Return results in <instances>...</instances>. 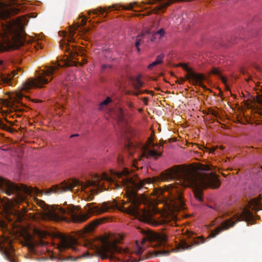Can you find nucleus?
Listing matches in <instances>:
<instances>
[{"label": "nucleus", "mask_w": 262, "mask_h": 262, "mask_svg": "<svg viewBox=\"0 0 262 262\" xmlns=\"http://www.w3.org/2000/svg\"><path fill=\"white\" fill-rule=\"evenodd\" d=\"M147 239L151 242H156L157 245H163L167 241V236L163 233L149 232L147 234Z\"/></svg>", "instance_id": "16"}, {"label": "nucleus", "mask_w": 262, "mask_h": 262, "mask_svg": "<svg viewBox=\"0 0 262 262\" xmlns=\"http://www.w3.org/2000/svg\"><path fill=\"white\" fill-rule=\"evenodd\" d=\"M170 252V251L164 250V249L161 250H158L157 251H155V256H167V255H169Z\"/></svg>", "instance_id": "29"}, {"label": "nucleus", "mask_w": 262, "mask_h": 262, "mask_svg": "<svg viewBox=\"0 0 262 262\" xmlns=\"http://www.w3.org/2000/svg\"><path fill=\"white\" fill-rule=\"evenodd\" d=\"M165 34V30L163 28L159 29L157 32H155L154 33L150 34H148L149 35H150V40L151 41H155L156 39H161L163 36H164Z\"/></svg>", "instance_id": "25"}, {"label": "nucleus", "mask_w": 262, "mask_h": 262, "mask_svg": "<svg viewBox=\"0 0 262 262\" xmlns=\"http://www.w3.org/2000/svg\"><path fill=\"white\" fill-rule=\"evenodd\" d=\"M37 244L40 246H44L45 245V242L43 241H40L38 242Z\"/></svg>", "instance_id": "43"}, {"label": "nucleus", "mask_w": 262, "mask_h": 262, "mask_svg": "<svg viewBox=\"0 0 262 262\" xmlns=\"http://www.w3.org/2000/svg\"><path fill=\"white\" fill-rule=\"evenodd\" d=\"M209 114H211L213 116H216L217 113L214 110H210L209 111Z\"/></svg>", "instance_id": "39"}, {"label": "nucleus", "mask_w": 262, "mask_h": 262, "mask_svg": "<svg viewBox=\"0 0 262 262\" xmlns=\"http://www.w3.org/2000/svg\"><path fill=\"white\" fill-rule=\"evenodd\" d=\"M133 95L138 96L139 95L143 94H148L150 95H154L153 91H149L148 90H142V91L132 92Z\"/></svg>", "instance_id": "31"}, {"label": "nucleus", "mask_w": 262, "mask_h": 262, "mask_svg": "<svg viewBox=\"0 0 262 262\" xmlns=\"http://www.w3.org/2000/svg\"><path fill=\"white\" fill-rule=\"evenodd\" d=\"M112 65L108 63L104 64L101 67V70H104L106 68L111 69L112 68Z\"/></svg>", "instance_id": "34"}, {"label": "nucleus", "mask_w": 262, "mask_h": 262, "mask_svg": "<svg viewBox=\"0 0 262 262\" xmlns=\"http://www.w3.org/2000/svg\"><path fill=\"white\" fill-rule=\"evenodd\" d=\"M87 21V18H85L82 19L81 20V25L84 26L86 24Z\"/></svg>", "instance_id": "41"}, {"label": "nucleus", "mask_w": 262, "mask_h": 262, "mask_svg": "<svg viewBox=\"0 0 262 262\" xmlns=\"http://www.w3.org/2000/svg\"><path fill=\"white\" fill-rule=\"evenodd\" d=\"M115 9H116V10H117V9H119V8H118V5H117V4H116V7H115Z\"/></svg>", "instance_id": "50"}, {"label": "nucleus", "mask_w": 262, "mask_h": 262, "mask_svg": "<svg viewBox=\"0 0 262 262\" xmlns=\"http://www.w3.org/2000/svg\"><path fill=\"white\" fill-rule=\"evenodd\" d=\"M86 62V59H84V60H83V62H84V63H85Z\"/></svg>", "instance_id": "54"}, {"label": "nucleus", "mask_w": 262, "mask_h": 262, "mask_svg": "<svg viewBox=\"0 0 262 262\" xmlns=\"http://www.w3.org/2000/svg\"><path fill=\"white\" fill-rule=\"evenodd\" d=\"M124 238V235L123 234L116 233V253H127L128 252V250L127 249L121 248L117 246V244L121 243Z\"/></svg>", "instance_id": "22"}, {"label": "nucleus", "mask_w": 262, "mask_h": 262, "mask_svg": "<svg viewBox=\"0 0 262 262\" xmlns=\"http://www.w3.org/2000/svg\"><path fill=\"white\" fill-rule=\"evenodd\" d=\"M108 220V217H103L96 219L89 225H88L85 228V231L86 232H89L94 230V229L98 225L103 223L105 221Z\"/></svg>", "instance_id": "20"}, {"label": "nucleus", "mask_w": 262, "mask_h": 262, "mask_svg": "<svg viewBox=\"0 0 262 262\" xmlns=\"http://www.w3.org/2000/svg\"><path fill=\"white\" fill-rule=\"evenodd\" d=\"M150 34V30H148L146 31L145 33H142L140 35H138L137 37L135 46L137 48H138V47H139L140 45L141 44V39L140 38L141 37H143L145 36L146 34Z\"/></svg>", "instance_id": "27"}, {"label": "nucleus", "mask_w": 262, "mask_h": 262, "mask_svg": "<svg viewBox=\"0 0 262 262\" xmlns=\"http://www.w3.org/2000/svg\"><path fill=\"white\" fill-rule=\"evenodd\" d=\"M36 201V204L44 210V215L50 220L56 222L66 220V215H68L73 222L81 223L90 216L88 214H79L73 205H69L66 208H62L58 205H49L40 200L37 199Z\"/></svg>", "instance_id": "4"}, {"label": "nucleus", "mask_w": 262, "mask_h": 262, "mask_svg": "<svg viewBox=\"0 0 262 262\" xmlns=\"http://www.w3.org/2000/svg\"><path fill=\"white\" fill-rule=\"evenodd\" d=\"M112 101L110 97H107L104 101L101 102L98 106V110L100 111H103L105 114V117L107 119L111 118L112 119L114 118L115 112L114 108L111 107L110 103Z\"/></svg>", "instance_id": "15"}, {"label": "nucleus", "mask_w": 262, "mask_h": 262, "mask_svg": "<svg viewBox=\"0 0 262 262\" xmlns=\"http://www.w3.org/2000/svg\"><path fill=\"white\" fill-rule=\"evenodd\" d=\"M19 11V8L0 2V36L2 37L0 52L18 49L30 43V41L27 39V34L23 28L15 29L10 24H4L1 21L17 14Z\"/></svg>", "instance_id": "2"}, {"label": "nucleus", "mask_w": 262, "mask_h": 262, "mask_svg": "<svg viewBox=\"0 0 262 262\" xmlns=\"http://www.w3.org/2000/svg\"><path fill=\"white\" fill-rule=\"evenodd\" d=\"M187 237L190 240H192V241H189V242L191 243L192 244H189L186 241H182L178 246L179 248L182 249V250L190 249L193 245H199L205 243L206 241L202 236H200L196 238L195 237H193V233H188Z\"/></svg>", "instance_id": "14"}, {"label": "nucleus", "mask_w": 262, "mask_h": 262, "mask_svg": "<svg viewBox=\"0 0 262 262\" xmlns=\"http://www.w3.org/2000/svg\"><path fill=\"white\" fill-rule=\"evenodd\" d=\"M126 104L130 108H132L134 107V105H133V103L131 102H127Z\"/></svg>", "instance_id": "40"}, {"label": "nucleus", "mask_w": 262, "mask_h": 262, "mask_svg": "<svg viewBox=\"0 0 262 262\" xmlns=\"http://www.w3.org/2000/svg\"><path fill=\"white\" fill-rule=\"evenodd\" d=\"M36 48L37 49H38L39 48L41 49V46L39 44V42H38L37 47H36Z\"/></svg>", "instance_id": "45"}, {"label": "nucleus", "mask_w": 262, "mask_h": 262, "mask_svg": "<svg viewBox=\"0 0 262 262\" xmlns=\"http://www.w3.org/2000/svg\"><path fill=\"white\" fill-rule=\"evenodd\" d=\"M135 6L137 7L139 6L138 4L136 2L130 3L129 6L124 7L123 9H126V10H132L133 9L134 7Z\"/></svg>", "instance_id": "32"}, {"label": "nucleus", "mask_w": 262, "mask_h": 262, "mask_svg": "<svg viewBox=\"0 0 262 262\" xmlns=\"http://www.w3.org/2000/svg\"><path fill=\"white\" fill-rule=\"evenodd\" d=\"M106 181L110 185L114 182L113 178L108 174L103 172L101 175L95 174L92 176V180H88L85 182H80L77 180H70L68 182L63 181L60 185L53 186L48 189L46 192L49 194L53 192L60 193L69 190H72L75 187H80L84 189L86 188L93 187L96 189H91V191L93 194H97L103 189H106L104 183L103 181Z\"/></svg>", "instance_id": "3"}, {"label": "nucleus", "mask_w": 262, "mask_h": 262, "mask_svg": "<svg viewBox=\"0 0 262 262\" xmlns=\"http://www.w3.org/2000/svg\"><path fill=\"white\" fill-rule=\"evenodd\" d=\"M117 178L121 179L123 185L132 189L128 196L131 204L128 208L125 209V212L138 218L141 221L148 222L154 226L166 224H170L172 226L173 223L170 222L177 219L175 212L185 209L181 193L172 188L168 191L170 202L169 209L172 214L170 216L163 215L158 220H152L149 211L139 208L141 201L136 191L146 184L156 181L158 178H154V181L150 178L141 180L136 176L130 175L129 170L126 168H123L120 171H116V179ZM158 179L162 181L173 179L179 180L184 187H190L193 188L194 197L199 201H203V188L216 189L221 183L218 176L213 172H194L181 165L167 169L161 173L160 178Z\"/></svg>", "instance_id": "1"}, {"label": "nucleus", "mask_w": 262, "mask_h": 262, "mask_svg": "<svg viewBox=\"0 0 262 262\" xmlns=\"http://www.w3.org/2000/svg\"><path fill=\"white\" fill-rule=\"evenodd\" d=\"M60 46L62 50L68 53L69 56L71 58H74L75 55H78L77 50L73 46H71L69 43L64 42V45L61 43Z\"/></svg>", "instance_id": "21"}, {"label": "nucleus", "mask_w": 262, "mask_h": 262, "mask_svg": "<svg viewBox=\"0 0 262 262\" xmlns=\"http://www.w3.org/2000/svg\"><path fill=\"white\" fill-rule=\"evenodd\" d=\"M0 202L3 209L6 211L9 210L12 206V200L6 197L0 199Z\"/></svg>", "instance_id": "24"}, {"label": "nucleus", "mask_w": 262, "mask_h": 262, "mask_svg": "<svg viewBox=\"0 0 262 262\" xmlns=\"http://www.w3.org/2000/svg\"><path fill=\"white\" fill-rule=\"evenodd\" d=\"M90 247L95 254L102 259H115V236L113 234H105L100 237L99 245L90 244Z\"/></svg>", "instance_id": "7"}, {"label": "nucleus", "mask_w": 262, "mask_h": 262, "mask_svg": "<svg viewBox=\"0 0 262 262\" xmlns=\"http://www.w3.org/2000/svg\"><path fill=\"white\" fill-rule=\"evenodd\" d=\"M250 208L256 211L262 210V204L260 200L258 198L251 200L248 202L246 207L243 210L241 214H236L233 217L227 220L222 223L220 226L217 227L211 231L208 238L210 236L211 237H215L223 230H226L229 228L233 227L237 222L240 221H246L247 223V226L249 224L253 225L255 224L254 216L250 211Z\"/></svg>", "instance_id": "5"}, {"label": "nucleus", "mask_w": 262, "mask_h": 262, "mask_svg": "<svg viewBox=\"0 0 262 262\" xmlns=\"http://www.w3.org/2000/svg\"><path fill=\"white\" fill-rule=\"evenodd\" d=\"M56 236L60 239V243L58 245V248L60 252H62L68 248L76 250L75 246L77 245V241L75 238L73 237H67L66 235L60 233H58Z\"/></svg>", "instance_id": "11"}, {"label": "nucleus", "mask_w": 262, "mask_h": 262, "mask_svg": "<svg viewBox=\"0 0 262 262\" xmlns=\"http://www.w3.org/2000/svg\"><path fill=\"white\" fill-rule=\"evenodd\" d=\"M85 208L89 214H99L104 212L113 211L115 210V204L111 202H104L101 207L94 206L93 204H88Z\"/></svg>", "instance_id": "12"}, {"label": "nucleus", "mask_w": 262, "mask_h": 262, "mask_svg": "<svg viewBox=\"0 0 262 262\" xmlns=\"http://www.w3.org/2000/svg\"><path fill=\"white\" fill-rule=\"evenodd\" d=\"M7 127V125L5 124L3 121L0 119V128L3 129H6Z\"/></svg>", "instance_id": "37"}, {"label": "nucleus", "mask_w": 262, "mask_h": 262, "mask_svg": "<svg viewBox=\"0 0 262 262\" xmlns=\"http://www.w3.org/2000/svg\"><path fill=\"white\" fill-rule=\"evenodd\" d=\"M63 66H69V64L68 63V62H65L64 63V65Z\"/></svg>", "instance_id": "48"}, {"label": "nucleus", "mask_w": 262, "mask_h": 262, "mask_svg": "<svg viewBox=\"0 0 262 262\" xmlns=\"http://www.w3.org/2000/svg\"><path fill=\"white\" fill-rule=\"evenodd\" d=\"M141 77L140 76H138L136 77L133 78L131 80L132 84L134 89L133 91H127L126 92V94L128 95H133L132 92H139L142 91L140 89L142 88L144 85V83L142 82L141 79Z\"/></svg>", "instance_id": "19"}, {"label": "nucleus", "mask_w": 262, "mask_h": 262, "mask_svg": "<svg viewBox=\"0 0 262 262\" xmlns=\"http://www.w3.org/2000/svg\"><path fill=\"white\" fill-rule=\"evenodd\" d=\"M144 259V258L142 257L141 256H140L139 259L137 260L136 258H133L130 259L131 262H139L140 261L143 260Z\"/></svg>", "instance_id": "35"}, {"label": "nucleus", "mask_w": 262, "mask_h": 262, "mask_svg": "<svg viewBox=\"0 0 262 262\" xmlns=\"http://www.w3.org/2000/svg\"><path fill=\"white\" fill-rule=\"evenodd\" d=\"M108 11H107L106 9H104L101 7H99L96 9L90 10L88 12V14L89 15H90L91 13H93L94 15L101 16L102 17H105L106 16L108 12L110 11V8H108Z\"/></svg>", "instance_id": "23"}, {"label": "nucleus", "mask_w": 262, "mask_h": 262, "mask_svg": "<svg viewBox=\"0 0 262 262\" xmlns=\"http://www.w3.org/2000/svg\"><path fill=\"white\" fill-rule=\"evenodd\" d=\"M111 172L112 176L115 174V172H114L113 170H111Z\"/></svg>", "instance_id": "49"}, {"label": "nucleus", "mask_w": 262, "mask_h": 262, "mask_svg": "<svg viewBox=\"0 0 262 262\" xmlns=\"http://www.w3.org/2000/svg\"><path fill=\"white\" fill-rule=\"evenodd\" d=\"M147 142V144L143 146V152L141 157L146 158L154 157L155 159H157L158 157H161L162 152L158 151L155 148L156 147L159 148L160 146H163L165 142L162 141L159 144L155 143L151 138H149Z\"/></svg>", "instance_id": "10"}, {"label": "nucleus", "mask_w": 262, "mask_h": 262, "mask_svg": "<svg viewBox=\"0 0 262 262\" xmlns=\"http://www.w3.org/2000/svg\"><path fill=\"white\" fill-rule=\"evenodd\" d=\"M110 50H106L105 51L104 55L105 57L108 59H111L112 60H114V58L112 57V56H110Z\"/></svg>", "instance_id": "33"}, {"label": "nucleus", "mask_w": 262, "mask_h": 262, "mask_svg": "<svg viewBox=\"0 0 262 262\" xmlns=\"http://www.w3.org/2000/svg\"><path fill=\"white\" fill-rule=\"evenodd\" d=\"M115 206H116V209H119V206H118V204H117V201H116V205H115Z\"/></svg>", "instance_id": "46"}, {"label": "nucleus", "mask_w": 262, "mask_h": 262, "mask_svg": "<svg viewBox=\"0 0 262 262\" xmlns=\"http://www.w3.org/2000/svg\"><path fill=\"white\" fill-rule=\"evenodd\" d=\"M137 49L138 52H140V50L139 47H138V48H137Z\"/></svg>", "instance_id": "51"}, {"label": "nucleus", "mask_w": 262, "mask_h": 262, "mask_svg": "<svg viewBox=\"0 0 262 262\" xmlns=\"http://www.w3.org/2000/svg\"><path fill=\"white\" fill-rule=\"evenodd\" d=\"M0 189L3 190L6 193L10 195L12 194H15V202L17 204L26 202V196L25 194L32 196L41 194L40 190L37 188L28 187L26 185L20 184L16 185L11 182L0 177Z\"/></svg>", "instance_id": "6"}, {"label": "nucleus", "mask_w": 262, "mask_h": 262, "mask_svg": "<svg viewBox=\"0 0 262 262\" xmlns=\"http://www.w3.org/2000/svg\"><path fill=\"white\" fill-rule=\"evenodd\" d=\"M142 252V248L139 246H138L137 250L135 251V253H136V254L139 255L141 254Z\"/></svg>", "instance_id": "36"}, {"label": "nucleus", "mask_w": 262, "mask_h": 262, "mask_svg": "<svg viewBox=\"0 0 262 262\" xmlns=\"http://www.w3.org/2000/svg\"><path fill=\"white\" fill-rule=\"evenodd\" d=\"M178 66L182 67L183 70L187 72V74L186 76L187 79L189 80L191 79L195 84H198L202 88L204 87L202 82L204 80L205 77L203 74L194 73L186 64L180 63Z\"/></svg>", "instance_id": "13"}, {"label": "nucleus", "mask_w": 262, "mask_h": 262, "mask_svg": "<svg viewBox=\"0 0 262 262\" xmlns=\"http://www.w3.org/2000/svg\"><path fill=\"white\" fill-rule=\"evenodd\" d=\"M116 122L121 128V136L127 141L135 136V132L128 125L127 116L124 110L121 107L116 110Z\"/></svg>", "instance_id": "9"}, {"label": "nucleus", "mask_w": 262, "mask_h": 262, "mask_svg": "<svg viewBox=\"0 0 262 262\" xmlns=\"http://www.w3.org/2000/svg\"><path fill=\"white\" fill-rule=\"evenodd\" d=\"M62 66L60 64H55L52 66H48L42 70L36 78H30L28 79L23 84V90L28 91L30 89L36 88H41L43 84H46L52 79L53 74L58 69L59 67Z\"/></svg>", "instance_id": "8"}, {"label": "nucleus", "mask_w": 262, "mask_h": 262, "mask_svg": "<svg viewBox=\"0 0 262 262\" xmlns=\"http://www.w3.org/2000/svg\"><path fill=\"white\" fill-rule=\"evenodd\" d=\"M212 72V73L213 74H214L215 75H217V76H220L221 78L222 82L226 84V81H227L225 77H222L221 76V72H220V71L219 69H217V68H213L212 69V72Z\"/></svg>", "instance_id": "30"}, {"label": "nucleus", "mask_w": 262, "mask_h": 262, "mask_svg": "<svg viewBox=\"0 0 262 262\" xmlns=\"http://www.w3.org/2000/svg\"><path fill=\"white\" fill-rule=\"evenodd\" d=\"M79 136V135L78 134H73L72 135L70 136V138H73V137H78Z\"/></svg>", "instance_id": "44"}, {"label": "nucleus", "mask_w": 262, "mask_h": 262, "mask_svg": "<svg viewBox=\"0 0 262 262\" xmlns=\"http://www.w3.org/2000/svg\"><path fill=\"white\" fill-rule=\"evenodd\" d=\"M0 251L2 254L7 260L11 262H17L13 258V254L14 252V250L11 244H9L8 247L1 246L0 247Z\"/></svg>", "instance_id": "17"}, {"label": "nucleus", "mask_w": 262, "mask_h": 262, "mask_svg": "<svg viewBox=\"0 0 262 262\" xmlns=\"http://www.w3.org/2000/svg\"><path fill=\"white\" fill-rule=\"evenodd\" d=\"M6 105L7 107L9 108L11 111H21V110L17 108V106L16 105L15 102L7 101L6 103Z\"/></svg>", "instance_id": "28"}, {"label": "nucleus", "mask_w": 262, "mask_h": 262, "mask_svg": "<svg viewBox=\"0 0 262 262\" xmlns=\"http://www.w3.org/2000/svg\"><path fill=\"white\" fill-rule=\"evenodd\" d=\"M116 260L118 259V258L116 256L115 257Z\"/></svg>", "instance_id": "56"}, {"label": "nucleus", "mask_w": 262, "mask_h": 262, "mask_svg": "<svg viewBox=\"0 0 262 262\" xmlns=\"http://www.w3.org/2000/svg\"><path fill=\"white\" fill-rule=\"evenodd\" d=\"M214 209H215V210H216V211H218V210H219V208H217V207H215V208H214Z\"/></svg>", "instance_id": "52"}, {"label": "nucleus", "mask_w": 262, "mask_h": 262, "mask_svg": "<svg viewBox=\"0 0 262 262\" xmlns=\"http://www.w3.org/2000/svg\"><path fill=\"white\" fill-rule=\"evenodd\" d=\"M213 151H214V150H210L209 152H213Z\"/></svg>", "instance_id": "55"}, {"label": "nucleus", "mask_w": 262, "mask_h": 262, "mask_svg": "<svg viewBox=\"0 0 262 262\" xmlns=\"http://www.w3.org/2000/svg\"><path fill=\"white\" fill-rule=\"evenodd\" d=\"M140 99L143 100V101L144 102V103L145 105L148 104V97H143V98H141Z\"/></svg>", "instance_id": "38"}, {"label": "nucleus", "mask_w": 262, "mask_h": 262, "mask_svg": "<svg viewBox=\"0 0 262 262\" xmlns=\"http://www.w3.org/2000/svg\"><path fill=\"white\" fill-rule=\"evenodd\" d=\"M74 40V39L72 37H71V36H69L68 38V42L69 43V42H73Z\"/></svg>", "instance_id": "42"}, {"label": "nucleus", "mask_w": 262, "mask_h": 262, "mask_svg": "<svg viewBox=\"0 0 262 262\" xmlns=\"http://www.w3.org/2000/svg\"><path fill=\"white\" fill-rule=\"evenodd\" d=\"M260 219V217L259 216H256V219Z\"/></svg>", "instance_id": "53"}, {"label": "nucleus", "mask_w": 262, "mask_h": 262, "mask_svg": "<svg viewBox=\"0 0 262 262\" xmlns=\"http://www.w3.org/2000/svg\"><path fill=\"white\" fill-rule=\"evenodd\" d=\"M164 57V54H161L157 56L156 60L148 66V69H152L155 66H156L163 62V59Z\"/></svg>", "instance_id": "26"}, {"label": "nucleus", "mask_w": 262, "mask_h": 262, "mask_svg": "<svg viewBox=\"0 0 262 262\" xmlns=\"http://www.w3.org/2000/svg\"><path fill=\"white\" fill-rule=\"evenodd\" d=\"M115 186H116V189H117L120 187V186L117 184V182H116Z\"/></svg>", "instance_id": "47"}, {"label": "nucleus", "mask_w": 262, "mask_h": 262, "mask_svg": "<svg viewBox=\"0 0 262 262\" xmlns=\"http://www.w3.org/2000/svg\"><path fill=\"white\" fill-rule=\"evenodd\" d=\"M21 70V69L20 68H18L16 70H13L11 73L8 74H1V81L4 84L11 85L13 78L17 75L18 71H20Z\"/></svg>", "instance_id": "18"}]
</instances>
